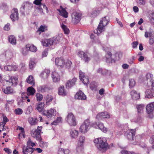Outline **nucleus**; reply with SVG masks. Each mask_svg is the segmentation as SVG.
I'll return each instance as SVG.
<instances>
[{"mask_svg": "<svg viewBox=\"0 0 154 154\" xmlns=\"http://www.w3.org/2000/svg\"><path fill=\"white\" fill-rule=\"evenodd\" d=\"M96 146L101 152H105L109 148L108 144L106 141L101 137L96 138L94 140Z\"/></svg>", "mask_w": 154, "mask_h": 154, "instance_id": "obj_1", "label": "nucleus"}, {"mask_svg": "<svg viewBox=\"0 0 154 154\" xmlns=\"http://www.w3.org/2000/svg\"><path fill=\"white\" fill-rule=\"evenodd\" d=\"M109 21L106 19V17H105L100 20L97 29L94 30V32L98 35L104 31L105 30V26L109 23Z\"/></svg>", "mask_w": 154, "mask_h": 154, "instance_id": "obj_2", "label": "nucleus"}, {"mask_svg": "<svg viewBox=\"0 0 154 154\" xmlns=\"http://www.w3.org/2000/svg\"><path fill=\"white\" fill-rule=\"evenodd\" d=\"M42 45L45 47L50 46L54 44H57L58 41L56 38H51L48 39H45L41 42Z\"/></svg>", "mask_w": 154, "mask_h": 154, "instance_id": "obj_3", "label": "nucleus"}, {"mask_svg": "<svg viewBox=\"0 0 154 154\" xmlns=\"http://www.w3.org/2000/svg\"><path fill=\"white\" fill-rule=\"evenodd\" d=\"M91 125L89 120H85L80 126L79 128L80 131L82 133H85L90 128Z\"/></svg>", "mask_w": 154, "mask_h": 154, "instance_id": "obj_4", "label": "nucleus"}, {"mask_svg": "<svg viewBox=\"0 0 154 154\" xmlns=\"http://www.w3.org/2000/svg\"><path fill=\"white\" fill-rule=\"evenodd\" d=\"M66 120L68 123L71 126H75L76 125L75 118L72 112H70L68 114Z\"/></svg>", "mask_w": 154, "mask_h": 154, "instance_id": "obj_5", "label": "nucleus"}, {"mask_svg": "<svg viewBox=\"0 0 154 154\" xmlns=\"http://www.w3.org/2000/svg\"><path fill=\"white\" fill-rule=\"evenodd\" d=\"M42 128V126H38L37 129L32 130L31 134L32 137L35 138L37 140H38L41 139V132Z\"/></svg>", "mask_w": 154, "mask_h": 154, "instance_id": "obj_6", "label": "nucleus"}, {"mask_svg": "<svg viewBox=\"0 0 154 154\" xmlns=\"http://www.w3.org/2000/svg\"><path fill=\"white\" fill-rule=\"evenodd\" d=\"M85 138L84 136H80L78 145L76 147V150L77 152L82 151L83 149V144L85 142Z\"/></svg>", "mask_w": 154, "mask_h": 154, "instance_id": "obj_7", "label": "nucleus"}, {"mask_svg": "<svg viewBox=\"0 0 154 154\" xmlns=\"http://www.w3.org/2000/svg\"><path fill=\"white\" fill-rule=\"evenodd\" d=\"M78 55L81 58H83L85 62L88 63L91 59L90 55L87 52H84L82 51H79L78 53Z\"/></svg>", "mask_w": 154, "mask_h": 154, "instance_id": "obj_8", "label": "nucleus"}, {"mask_svg": "<svg viewBox=\"0 0 154 154\" xmlns=\"http://www.w3.org/2000/svg\"><path fill=\"white\" fill-rule=\"evenodd\" d=\"M103 50L105 51H107V53L106 55V62L107 63H115V60L113 59H112V53L108 51H109L110 49L108 48H105L104 47L103 48Z\"/></svg>", "mask_w": 154, "mask_h": 154, "instance_id": "obj_9", "label": "nucleus"}, {"mask_svg": "<svg viewBox=\"0 0 154 154\" xmlns=\"http://www.w3.org/2000/svg\"><path fill=\"white\" fill-rule=\"evenodd\" d=\"M152 90L147 89L145 92V97L149 98L154 97V81H153L152 84Z\"/></svg>", "mask_w": 154, "mask_h": 154, "instance_id": "obj_10", "label": "nucleus"}, {"mask_svg": "<svg viewBox=\"0 0 154 154\" xmlns=\"http://www.w3.org/2000/svg\"><path fill=\"white\" fill-rule=\"evenodd\" d=\"M56 112V111L54 109L51 108L49 110H44L43 112V114L46 116L48 118L51 119L55 116Z\"/></svg>", "mask_w": 154, "mask_h": 154, "instance_id": "obj_11", "label": "nucleus"}, {"mask_svg": "<svg viewBox=\"0 0 154 154\" xmlns=\"http://www.w3.org/2000/svg\"><path fill=\"white\" fill-rule=\"evenodd\" d=\"M81 15L77 12H73L72 14V21L74 23H79L81 19Z\"/></svg>", "mask_w": 154, "mask_h": 154, "instance_id": "obj_12", "label": "nucleus"}, {"mask_svg": "<svg viewBox=\"0 0 154 154\" xmlns=\"http://www.w3.org/2000/svg\"><path fill=\"white\" fill-rule=\"evenodd\" d=\"M128 132L127 135V138L131 141L134 140L135 139L136 134L135 129H131L128 131Z\"/></svg>", "mask_w": 154, "mask_h": 154, "instance_id": "obj_13", "label": "nucleus"}, {"mask_svg": "<svg viewBox=\"0 0 154 154\" xmlns=\"http://www.w3.org/2000/svg\"><path fill=\"white\" fill-rule=\"evenodd\" d=\"M10 17L13 21L17 20L18 19V10L15 8L13 9Z\"/></svg>", "mask_w": 154, "mask_h": 154, "instance_id": "obj_14", "label": "nucleus"}, {"mask_svg": "<svg viewBox=\"0 0 154 154\" xmlns=\"http://www.w3.org/2000/svg\"><path fill=\"white\" fill-rule=\"evenodd\" d=\"M75 98L76 99L85 100L86 99V96L81 91H78L75 95Z\"/></svg>", "mask_w": 154, "mask_h": 154, "instance_id": "obj_15", "label": "nucleus"}, {"mask_svg": "<svg viewBox=\"0 0 154 154\" xmlns=\"http://www.w3.org/2000/svg\"><path fill=\"white\" fill-rule=\"evenodd\" d=\"M35 148L29 146H24L22 148L23 154H32L35 150Z\"/></svg>", "mask_w": 154, "mask_h": 154, "instance_id": "obj_16", "label": "nucleus"}, {"mask_svg": "<svg viewBox=\"0 0 154 154\" xmlns=\"http://www.w3.org/2000/svg\"><path fill=\"white\" fill-rule=\"evenodd\" d=\"M92 126L96 128H98L104 132H106L107 131V129L104 127L103 124L102 123H98V124L97 123H94L92 124Z\"/></svg>", "mask_w": 154, "mask_h": 154, "instance_id": "obj_17", "label": "nucleus"}, {"mask_svg": "<svg viewBox=\"0 0 154 154\" xmlns=\"http://www.w3.org/2000/svg\"><path fill=\"white\" fill-rule=\"evenodd\" d=\"M55 64L58 66L63 68L65 64L64 60L62 58H56L55 59Z\"/></svg>", "mask_w": 154, "mask_h": 154, "instance_id": "obj_18", "label": "nucleus"}, {"mask_svg": "<svg viewBox=\"0 0 154 154\" xmlns=\"http://www.w3.org/2000/svg\"><path fill=\"white\" fill-rule=\"evenodd\" d=\"M110 116L106 112H102L97 115L96 118L98 119L103 118H109Z\"/></svg>", "mask_w": 154, "mask_h": 154, "instance_id": "obj_19", "label": "nucleus"}, {"mask_svg": "<svg viewBox=\"0 0 154 154\" xmlns=\"http://www.w3.org/2000/svg\"><path fill=\"white\" fill-rule=\"evenodd\" d=\"M2 91L6 94H13L15 93L14 89L10 86L7 87L5 88H2Z\"/></svg>", "mask_w": 154, "mask_h": 154, "instance_id": "obj_20", "label": "nucleus"}, {"mask_svg": "<svg viewBox=\"0 0 154 154\" xmlns=\"http://www.w3.org/2000/svg\"><path fill=\"white\" fill-rule=\"evenodd\" d=\"M7 82L10 83L11 82L12 85L15 86L18 83V79L16 76H11L10 77L9 79L7 81Z\"/></svg>", "mask_w": 154, "mask_h": 154, "instance_id": "obj_21", "label": "nucleus"}, {"mask_svg": "<svg viewBox=\"0 0 154 154\" xmlns=\"http://www.w3.org/2000/svg\"><path fill=\"white\" fill-rule=\"evenodd\" d=\"M4 69L6 71H16L18 68L15 65H6L4 67Z\"/></svg>", "mask_w": 154, "mask_h": 154, "instance_id": "obj_22", "label": "nucleus"}, {"mask_svg": "<svg viewBox=\"0 0 154 154\" xmlns=\"http://www.w3.org/2000/svg\"><path fill=\"white\" fill-rule=\"evenodd\" d=\"M50 72L49 69H45L41 73L40 76L43 79H47L50 75Z\"/></svg>", "mask_w": 154, "mask_h": 154, "instance_id": "obj_23", "label": "nucleus"}, {"mask_svg": "<svg viewBox=\"0 0 154 154\" xmlns=\"http://www.w3.org/2000/svg\"><path fill=\"white\" fill-rule=\"evenodd\" d=\"M76 81V79L73 78L71 80H69L66 83V85L67 88H70L75 84V82Z\"/></svg>", "mask_w": 154, "mask_h": 154, "instance_id": "obj_24", "label": "nucleus"}, {"mask_svg": "<svg viewBox=\"0 0 154 154\" xmlns=\"http://www.w3.org/2000/svg\"><path fill=\"white\" fill-rule=\"evenodd\" d=\"M51 76L53 81L54 82H57L60 80V76L56 71H54L52 72Z\"/></svg>", "mask_w": 154, "mask_h": 154, "instance_id": "obj_25", "label": "nucleus"}, {"mask_svg": "<svg viewBox=\"0 0 154 154\" xmlns=\"http://www.w3.org/2000/svg\"><path fill=\"white\" fill-rule=\"evenodd\" d=\"M154 110V103H152L148 105L146 107V111L148 114L152 113Z\"/></svg>", "mask_w": 154, "mask_h": 154, "instance_id": "obj_26", "label": "nucleus"}, {"mask_svg": "<svg viewBox=\"0 0 154 154\" xmlns=\"http://www.w3.org/2000/svg\"><path fill=\"white\" fill-rule=\"evenodd\" d=\"M132 98L134 100L139 99L140 98L139 93H138L135 90H132L130 93Z\"/></svg>", "mask_w": 154, "mask_h": 154, "instance_id": "obj_27", "label": "nucleus"}, {"mask_svg": "<svg viewBox=\"0 0 154 154\" xmlns=\"http://www.w3.org/2000/svg\"><path fill=\"white\" fill-rule=\"evenodd\" d=\"M48 26L45 25H41L38 28V30L36 31L37 33H38L39 35H40L41 32H45L48 31Z\"/></svg>", "mask_w": 154, "mask_h": 154, "instance_id": "obj_28", "label": "nucleus"}, {"mask_svg": "<svg viewBox=\"0 0 154 154\" xmlns=\"http://www.w3.org/2000/svg\"><path fill=\"white\" fill-rule=\"evenodd\" d=\"M61 10L57 9V11L60 12L61 16L64 18H67L68 17V13L66 11V10L63 8L61 6H60Z\"/></svg>", "mask_w": 154, "mask_h": 154, "instance_id": "obj_29", "label": "nucleus"}, {"mask_svg": "<svg viewBox=\"0 0 154 154\" xmlns=\"http://www.w3.org/2000/svg\"><path fill=\"white\" fill-rule=\"evenodd\" d=\"M26 48L30 51L35 52L37 51V48L33 45L28 44L26 46Z\"/></svg>", "mask_w": 154, "mask_h": 154, "instance_id": "obj_30", "label": "nucleus"}, {"mask_svg": "<svg viewBox=\"0 0 154 154\" xmlns=\"http://www.w3.org/2000/svg\"><path fill=\"white\" fill-rule=\"evenodd\" d=\"M45 100L46 101V104L47 105H49V103L52 101L53 99V96L48 94L46 96L44 97Z\"/></svg>", "mask_w": 154, "mask_h": 154, "instance_id": "obj_31", "label": "nucleus"}, {"mask_svg": "<svg viewBox=\"0 0 154 154\" xmlns=\"http://www.w3.org/2000/svg\"><path fill=\"white\" fill-rule=\"evenodd\" d=\"M45 104L44 103H39L36 105V109L39 112H42L44 109Z\"/></svg>", "mask_w": 154, "mask_h": 154, "instance_id": "obj_32", "label": "nucleus"}, {"mask_svg": "<svg viewBox=\"0 0 154 154\" xmlns=\"http://www.w3.org/2000/svg\"><path fill=\"white\" fill-rule=\"evenodd\" d=\"M58 94L60 95L65 96L66 95V92L64 89V87L61 86L59 88Z\"/></svg>", "mask_w": 154, "mask_h": 154, "instance_id": "obj_33", "label": "nucleus"}, {"mask_svg": "<svg viewBox=\"0 0 154 154\" xmlns=\"http://www.w3.org/2000/svg\"><path fill=\"white\" fill-rule=\"evenodd\" d=\"M35 91V89L32 87H29L27 89V93L29 96L34 95Z\"/></svg>", "mask_w": 154, "mask_h": 154, "instance_id": "obj_34", "label": "nucleus"}, {"mask_svg": "<svg viewBox=\"0 0 154 154\" xmlns=\"http://www.w3.org/2000/svg\"><path fill=\"white\" fill-rule=\"evenodd\" d=\"M70 133L71 136L72 138H76L78 136L79 132L78 131L75 130H71L70 131Z\"/></svg>", "mask_w": 154, "mask_h": 154, "instance_id": "obj_35", "label": "nucleus"}, {"mask_svg": "<svg viewBox=\"0 0 154 154\" xmlns=\"http://www.w3.org/2000/svg\"><path fill=\"white\" fill-rule=\"evenodd\" d=\"M38 120L36 118H33L32 117H30L28 119V122L31 125H36L37 123Z\"/></svg>", "mask_w": 154, "mask_h": 154, "instance_id": "obj_36", "label": "nucleus"}, {"mask_svg": "<svg viewBox=\"0 0 154 154\" xmlns=\"http://www.w3.org/2000/svg\"><path fill=\"white\" fill-rule=\"evenodd\" d=\"M26 81L28 83L32 85V86L35 85L34 78L32 75H29L26 79Z\"/></svg>", "mask_w": 154, "mask_h": 154, "instance_id": "obj_37", "label": "nucleus"}, {"mask_svg": "<svg viewBox=\"0 0 154 154\" xmlns=\"http://www.w3.org/2000/svg\"><path fill=\"white\" fill-rule=\"evenodd\" d=\"M8 40L13 45H15L16 44V40L15 37L13 35H11L9 36Z\"/></svg>", "mask_w": 154, "mask_h": 154, "instance_id": "obj_38", "label": "nucleus"}, {"mask_svg": "<svg viewBox=\"0 0 154 154\" xmlns=\"http://www.w3.org/2000/svg\"><path fill=\"white\" fill-rule=\"evenodd\" d=\"M47 89V87L45 85L40 86L38 88V91L42 93L46 92Z\"/></svg>", "mask_w": 154, "mask_h": 154, "instance_id": "obj_39", "label": "nucleus"}, {"mask_svg": "<svg viewBox=\"0 0 154 154\" xmlns=\"http://www.w3.org/2000/svg\"><path fill=\"white\" fill-rule=\"evenodd\" d=\"M35 60L31 59L29 62V68L30 69H32L35 65Z\"/></svg>", "mask_w": 154, "mask_h": 154, "instance_id": "obj_40", "label": "nucleus"}, {"mask_svg": "<svg viewBox=\"0 0 154 154\" xmlns=\"http://www.w3.org/2000/svg\"><path fill=\"white\" fill-rule=\"evenodd\" d=\"M62 119V118L61 117H58L52 123H51V125H56L59 123L60 122H61Z\"/></svg>", "mask_w": 154, "mask_h": 154, "instance_id": "obj_41", "label": "nucleus"}, {"mask_svg": "<svg viewBox=\"0 0 154 154\" xmlns=\"http://www.w3.org/2000/svg\"><path fill=\"white\" fill-rule=\"evenodd\" d=\"M38 141H39V145L41 147H46L47 146L48 144L47 143L43 141L42 138H41V139L38 140Z\"/></svg>", "mask_w": 154, "mask_h": 154, "instance_id": "obj_42", "label": "nucleus"}, {"mask_svg": "<svg viewBox=\"0 0 154 154\" xmlns=\"http://www.w3.org/2000/svg\"><path fill=\"white\" fill-rule=\"evenodd\" d=\"M136 108L138 112L141 113L143 112V109L144 108V106L142 104L137 105L136 106Z\"/></svg>", "mask_w": 154, "mask_h": 154, "instance_id": "obj_43", "label": "nucleus"}, {"mask_svg": "<svg viewBox=\"0 0 154 154\" xmlns=\"http://www.w3.org/2000/svg\"><path fill=\"white\" fill-rule=\"evenodd\" d=\"M100 13V11L98 10L95 9L93 10L91 13V17H95L97 16Z\"/></svg>", "mask_w": 154, "mask_h": 154, "instance_id": "obj_44", "label": "nucleus"}, {"mask_svg": "<svg viewBox=\"0 0 154 154\" xmlns=\"http://www.w3.org/2000/svg\"><path fill=\"white\" fill-rule=\"evenodd\" d=\"M5 56L7 59H11L13 57V54L12 52L10 51H7L6 52Z\"/></svg>", "mask_w": 154, "mask_h": 154, "instance_id": "obj_45", "label": "nucleus"}, {"mask_svg": "<svg viewBox=\"0 0 154 154\" xmlns=\"http://www.w3.org/2000/svg\"><path fill=\"white\" fill-rule=\"evenodd\" d=\"M61 28L63 29L65 34H68L69 33V29L65 25L62 24L61 25Z\"/></svg>", "mask_w": 154, "mask_h": 154, "instance_id": "obj_46", "label": "nucleus"}, {"mask_svg": "<svg viewBox=\"0 0 154 154\" xmlns=\"http://www.w3.org/2000/svg\"><path fill=\"white\" fill-rule=\"evenodd\" d=\"M35 96L36 100L38 101H41L43 98V95L40 93H37L36 94Z\"/></svg>", "mask_w": 154, "mask_h": 154, "instance_id": "obj_47", "label": "nucleus"}, {"mask_svg": "<svg viewBox=\"0 0 154 154\" xmlns=\"http://www.w3.org/2000/svg\"><path fill=\"white\" fill-rule=\"evenodd\" d=\"M18 128L21 131V132L19 134V136H22L23 138L25 137V133L24 129L23 128L18 126Z\"/></svg>", "mask_w": 154, "mask_h": 154, "instance_id": "obj_48", "label": "nucleus"}, {"mask_svg": "<svg viewBox=\"0 0 154 154\" xmlns=\"http://www.w3.org/2000/svg\"><path fill=\"white\" fill-rule=\"evenodd\" d=\"M72 64V62L68 60L65 63L64 65L65 66L66 68L69 69L71 68Z\"/></svg>", "mask_w": 154, "mask_h": 154, "instance_id": "obj_49", "label": "nucleus"}, {"mask_svg": "<svg viewBox=\"0 0 154 154\" xmlns=\"http://www.w3.org/2000/svg\"><path fill=\"white\" fill-rule=\"evenodd\" d=\"M129 86L130 88H132L135 85V82L133 79H130L129 80Z\"/></svg>", "mask_w": 154, "mask_h": 154, "instance_id": "obj_50", "label": "nucleus"}, {"mask_svg": "<svg viewBox=\"0 0 154 154\" xmlns=\"http://www.w3.org/2000/svg\"><path fill=\"white\" fill-rule=\"evenodd\" d=\"M150 20L152 23H154V11H151L149 14Z\"/></svg>", "mask_w": 154, "mask_h": 154, "instance_id": "obj_51", "label": "nucleus"}, {"mask_svg": "<svg viewBox=\"0 0 154 154\" xmlns=\"http://www.w3.org/2000/svg\"><path fill=\"white\" fill-rule=\"evenodd\" d=\"M26 145V146H29L30 147V146L33 147L34 146H35V143L32 142L31 140L30 139L27 141Z\"/></svg>", "mask_w": 154, "mask_h": 154, "instance_id": "obj_52", "label": "nucleus"}, {"mask_svg": "<svg viewBox=\"0 0 154 154\" xmlns=\"http://www.w3.org/2000/svg\"><path fill=\"white\" fill-rule=\"evenodd\" d=\"M121 152L122 154H136L133 151H129L125 150H122Z\"/></svg>", "mask_w": 154, "mask_h": 154, "instance_id": "obj_53", "label": "nucleus"}, {"mask_svg": "<svg viewBox=\"0 0 154 154\" xmlns=\"http://www.w3.org/2000/svg\"><path fill=\"white\" fill-rule=\"evenodd\" d=\"M81 81L85 85H87L88 84L89 82V79L88 77L87 76H85L84 78L82 79V80Z\"/></svg>", "mask_w": 154, "mask_h": 154, "instance_id": "obj_54", "label": "nucleus"}, {"mask_svg": "<svg viewBox=\"0 0 154 154\" xmlns=\"http://www.w3.org/2000/svg\"><path fill=\"white\" fill-rule=\"evenodd\" d=\"M29 95H28V94L26 93H22L21 94V98L24 100H25L26 99L28 98Z\"/></svg>", "mask_w": 154, "mask_h": 154, "instance_id": "obj_55", "label": "nucleus"}, {"mask_svg": "<svg viewBox=\"0 0 154 154\" xmlns=\"http://www.w3.org/2000/svg\"><path fill=\"white\" fill-rule=\"evenodd\" d=\"M146 79L147 80H149L150 81L153 78V75L150 73H148L146 75Z\"/></svg>", "mask_w": 154, "mask_h": 154, "instance_id": "obj_56", "label": "nucleus"}, {"mask_svg": "<svg viewBox=\"0 0 154 154\" xmlns=\"http://www.w3.org/2000/svg\"><path fill=\"white\" fill-rule=\"evenodd\" d=\"M15 114L17 115H20L23 113L22 110L20 108H17L15 110Z\"/></svg>", "mask_w": 154, "mask_h": 154, "instance_id": "obj_57", "label": "nucleus"}, {"mask_svg": "<svg viewBox=\"0 0 154 154\" xmlns=\"http://www.w3.org/2000/svg\"><path fill=\"white\" fill-rule=\"evenodd\" d=\"M154 43V37L153 36H150L149 40V43L150 45H153Z\"/></svg>", "mask_w": 154, "mask_h": 154, "instance_id": "obj_58", "label": "nucleus"}, {"mask_svg": "<svg viewBox=\"0 0 154 154\" xmlns=\"http://www.w3.org/2000/svg\"><path fill=\"white\" fill-rule=\"evenodd\" d=\"M65 154V150L62 148H60L58 150L57 154Z\"/></svg>", "mask_w": 154, "mask_h": 154, "instance_id": "obj_59", "label": "nucleus"}, {"mask_svg": "<svg viewBox=\"0 0 154 154\" xmlns=\"http://www.w3.org/2000/svg\"><path fill=\"white\" fill-rule=\"evenodd\" d=\"M39 0H35L33 2V3L36 5H39V7H41L42 3Z\"/></svg>", "mask_w": 154, "mask_h": 154, "instance_id": "obj_60", "label": "nucleus"}, {"mask_svg": "<svg viewBox=\"0 0 154 154\" xmlns=\"http://www.w3.org/2000/svg\"><path fill=\"white\" fill-rule=\"evenodd\" d=\"M84 73L82 71L79 72V78L81 80H82V79L85 77Z\"/></svg>", "mask_w": 154, "mask_h": 154, "instance_id": "obj_61", "label": "nucleus"}, {"mask_svg": "<svg viewBox=\"0 0 154 154\" xmlns=\"http://www.w3.org/2000/svg\"><path fill=\"white\" fill-rule=\"evenodd\" d=\"M10 24L9 23H8L5 25L4 27V29L5 30L8 31L10 29Z\"/></svg>", "mask_w": 154, "mask_h": 154, "instance_id": "obj_62", "label": "nucleus"}, {"mask_svg": "<svg viewBox=\"0 0 154 154\" xmlns=\"http://www.w3.org/2000/svg\"><path fill=\"white\" fill-rule=\"evenodd\" d=\"M132 48H135L137 47V46L138 45V42L137 41L134 42H132Z\"/></svg>", "mask_w": 154, "mask_h": 154, "instance_id": "obj_63", "label": "nucleus"}, {"mask_svg": "<svg viewBox=\"0 0 154 154\" xmlns=\"http://www.w3.org/2000/svg\"><path fill=\"white\" fill-rule=\"evenodd\" d=\"M149 142L152 144H154V136H152L150 137L149 140Z\"/></svg>", "mask_w": 154, "mask_h": 154, "instance_id": "obj_64", "label": "nucleus"}]
</instances>
